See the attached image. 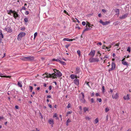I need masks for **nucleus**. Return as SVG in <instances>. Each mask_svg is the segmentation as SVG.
<instances>
[{
  "instance_id": "nucleus-1",
  "label": "nucleus",
  "mask_w": 131,
  "mask_h": 131,
  "mask_svg": "<svg viewBox=\"0 0 131 131\" xmlns=\"http://www.w3.org/2000/svg\"><path fill=\"white\" fill-rule=\"evenodd\" d=\"M62 75V73L58 71L56 73V74L54 73H53V74H47V77H52L53 78H56V76L58 77H60Z\"/></svg>"
},
{
  "instance_id": "nucleus-2",
  "label": "nucleus",
  "mask_w": 131,
  "mask_h": 131,
  "mask_svg": "<svg viewBox=\"0 0 131 131\" xmlns=\"http://www.w3.org/2000/svg\"><path fill=\"white\" fill-rule=\"evenodd\" d=\"M89 61L90 62H98L99 61V59L97 58H92L91 57L89 59Z\"/></svg>"
},
{
  "instance_id": "nucleus-3",
  "label": "nucleus",
  "mask_w": 131,
  "mask_h": 131,
  "mask_svg": "<svg viewBox=\"0 0 131 131\" xmlns=\"http://www.w3.org/2000/svg\"><path fill=\"white\" fill-rule=\"evenodd\" d=\"M81 94H82V95L81 96H80V100L82 103H84L85 102V100L84 99V94L82 92H81Z\"/></svg>"
},
{
  "instance_id": "nucleus-4",
  "label": "nucleus",
  "mask_w": 131,
  "mask_h": 131,
  "mask_svg": "<svg viewBox=\"0 0 131 131\" xmlns=\"http://www.w3.org/2000/svg\"><path fill=\"white\" fill-rule=\"evenodd\" d=\"M95 53V51L94 50H92L90 53L89 54V55L91 56V57H93L94 56Z\"/></svg>"
},
{
  "instance_id": "nucleus-5",
  "label": "nucleus",
  "mask_w": 131,
  "mask_h": 131,
  "mask_svg": "<svg viewBox=\"0 0 131 131\" xmlns=\"http://www.w3.org/2000/svg\"><path fill=\"white\" fill-rule=\"evenodd\" d=\"M5 29L7 32L11 33L12 31V29L9 27H7L5 28Z\"/></svg>"
},
{
  "instance_id": "nucleus-6",
  "label": "nucleus",
  "mask_w": 131,
  "mask_h": 131,
  "mask_svg": "<svg viewBox=\"0 0 131 131\" xmlns=\"http://www.w3.org/2000/svg\"><path fill=\"white\" fill-rule=\"evenodd\" d=\"M26 61H31L34 60V57H33L29 56L26 57Z\"/></svg>"
},
{
  "instance_id": "nucleus-7",
  "label": "nucleus",
  "mask_w": 131,
  "mask_h": 131,
  "mask_svg": "<svg viewBox=\"0 0 131 131\" xmlns=\"http://www.w3.org/2000/svg\"><path fill=\"white\" fill-rule=\"evenodd\" d=\"M127 15L128 14L127 13H126L124 15H122V16H121L119 17V18L121 19H123L127 17Z\"/></svg>"
},
{
  "instance_id": "nucleus-8",
  "label": "nucleus",
  "mask_w": 131,
  "mask_h": 131,
  "mask_svg": "<svg viewBox=\"0 0 131 131\" xmlns=\"http://www.w3.org/2000/svg\"><path fill=\"white\" fill-rule=\"evenodd\" d=\"M75 39H71L69 38H65L63 39V41H72L73 40H75Z\"/></svg>"
},
{
  "instance_id": "nucleus-9",
  "label": "nucleus",
  "mask_w": 131,
  "mask_h": 131,
  "mask_svg": "<svg viewBox=\"0 0 131 131\" xmlns=\"http://www.w3.org/2000/svg\"><path fill=\"white\" fill-rule=\"evenodd\" d=\"M48 122L50 124L52 125L54 124L53 120L52 119H50L48 120Z\"/></svg>"
},
{
  "instance_id": "nucleus-10",
  "label": "nucleus",
  "mask_w": 131,
  "mask_h": 131,
  "mask_svg": "<svg viewBox=\"0 0 131 131\" xmlns=\"http://www.w3.org/2000/svg\"><path fill=\"white\" fill-rule=\"evenodd\" d=\"M74 83L77 85H78L79 84V80L77 79L74 80Z\"/></svg>"
},
{
  "instance_id": "nucleus-11",
  "label": "nucleus",
  "mask_w": 131,
  "mask_h": 131,
  "mask_svg": "<svg viewBox=\"0 0 131 131\" xmlns=\"http://www.w3.org/2000/svg\"><path fill=\"white\" fill-rule=\"evenodd\" d=\"M112 97L113 99H116L118 97V94L117 93H116L115 95H113Z\"/></svg>"
},
{
  "instance_id": "nucleus-12",
  "label": "nucleus",
  "mask_w": 131,
  "mask_h": 131,
  "mask_svg": "<svg viewBox=\"0 0 131 131\" xmlns=\"http://www.w3.org/2000/svg\"><path fill=\"white\" fill-rule=\"evenodd\" d=\"M125 58H123L122 61V63L124 65H128L127 63V62L126 61H125L124 60H125Z\"/></svg>"
},
{
  "instance_id": "nucleus-13",
  "label": "nucleus",
  "mask_w": 131,
  "mask_h": 131,
  "mask_svg": "<svg viewBox=\"0 0 131 131\" xmlns=\"http://www.w3.org/2000/svg\"><path fill=\"white\" fill-rule=\"evenodd\" d=\"M129 95L128 94L127 95L125 96L124 97V100H129L130 98L129 97Z\"/></svg>"
},
{
  "instance_id": "nucleus-14",
  "label": "nucleus",
  "mask_w": 131,
  "mask_h": 131,
  "mask_svg": "<svg viewBox=\"0 0 131 131\" xmlns=\"http://www.w3.org/2000/svg\"><path fill=\"white\" fill-rule=\"evenodd\" d=\"M70 77L72 79H74L75 78L76 79L77 78V76L74 74H71L70 75Z\"/></svg>"
},
{
  "instance_id": "nucleus-15",
  "label": "nucleus",
  "mask_w": 131,
  "mask_h": 131,
  "mask_svg": "<svg viewBox=\"0 0 131 131\" xmlns=\"http://www.w3.org/2000/svg\"><path fill=\"white\" fill-rule=\"evenodd\" d=\"M114 10L116 13V14L117 15H118L119 14V9H117V8H115V9Z\"/></svg>"
},
{
  "instance_id": "nucleus-16",
  "label": "nucleus",
  "mask_w": 131,
  "mask_h": 131,
  "mask_svg": "<svg viewBox=\"0 0 131 131\" xmlns=\"http://www.w3.org/2000/svg\"><path fill=\"white\" fill-rule=\"evenodd\" d=\"M18 85L20 87H21L22 86V82L19 81L18 82Z\"/></svg>"
},
{
  "instance_id": "nucleus-17",
  "label": "nucleus",
  "mask_w": 131,
  "mask_h": 131,
  "mask_svg": "<svg viewBox=\"0 0 131 131\" xmlns=\"http://www.w3.org/2000/svg\"><path fill=\"white\" fill-rule=\"evenodd\" d=\"M83 110H84V112L85 113L86 111L88 112L89 110L88 108L86 107H85L83 108Z\"/></svg>"
},
{
  "instance_id": "nucleus-18",
  "label": "nucleus",
  "mask_w": 131,
  "mask_h": 131,
  "mask_svg": "<svg viewBox=\"0 0 131 131\" xmlns=\"http://www.w3.org/2000/svg\"><path fill=\"white\" fill-rule=\"evenodd\" d=\"M80 72V69L79 68L77 67L76 68V70H75V73H79Z\"/></svg>"
},
{
  "instance_id": "nucleus-19",
  "label": "nucleus",
  "mask_w": 131,
  "mask_h": 131,
  "mask_svg": "<svg viewBox=\"0 0 131 131\" xmlns=\"http://www.w3.org/2000/svg\"><path fill=\"white\" fill-rule=\"evenodd\" d=\"M13 16L15 18H16L18 16V14L16 13L15 12V13L13 14Z\"/></svg>"
},
{
  "instance_id": "nucleus-20",
  "label": "nucleus",
  "mask_w": 131,
  "mask_h": 131,
  "mask_svg": "<svg viewBox=\"0 0 131 131\" xmlns=\"http://www.w3.org/2000/svg\"><path fill=\"white\" fill-rule=\"evenodd\" d=\"M19 34L22 37L24 36L25 35V33L23 32H20Z\"/></svg>"
},
{
  "instance_id": "nucleus-21",
  "label": "nucleus",
  "mask_w": 131,
  "mask_h": 131,
  "mask_svg": "<svg viewBox=\"0 0 131 131\" xmlns=\"http://www.w3.org/2000/svg\"><path fill=\"white\" fill-rule=\"evenodd\" d=\"M91 25L88 22L86 24V27H87V26H88V27H91L92 28V27H91V26H93V25H91Z\"/></svg>"
},
{
  "instance_id": "nucleus-22",
  "label": "nucleus",
  "mask_w": 131,
  "mask_h": 131,
  "mask_svg": "<svg viewBox=\"0 0 131 131\" xmlns=\"http://www.w3.org/2000/svg\"><path fill=\"white\" fill-rule=\"evenodd\" d=\"M22 37L21 36V35L19 34L18 36L17 39L18 40H21Z\"/></svg>"
},
{
  "instance_id": "nucleus-23",
  "label": "nucleus",
  "mask_w": 131,
  "mask_h": 131,
  "mask_svg": "<svg viewBox=\"0 0 131 131\" xmlns=\"http://www.w3.org/2000/svg\"><path fill=\"white\" fill-rule=\"evenodd\" d=\"M112 68H114V69H115V65L114 63L113 62L112 63Z\"/></svg>"
},
{
  "instance_id": "nucleus-24",
  "label": "nucleus",
  "mask_w": 131,
  "mask_h": 131,
  "mask_svg": "<svg viewBox=\"0 0 131 131\" xmlns=\"http://www.w3.org/2000/svg\"><path fill=\"white\" fill-rule=\"evenodd\" d=\"M20 59L26 61V57H21L20 58Z\"/></svg>"
},
{
  "instance_id": "nucleus-25",
  "label": "nucleus",
  "mask_w": 131,
  "mask_h": 131,
  "mask_svg": "<svg viewBox=\"0 0 131 131\" xmlns=\"http://www.w3.org/2000/svg\"><path fill=\"white\" fill-rule=\"evenodd\" d=\"M57 114L56 113H55L53 115V117H56V119H58L59 118L58 117H57Z\"/></svg>"
},
{
  "instance_id": "nucleus-26",
  "label": "nucleus",
  "mask_w": 131,
  "mask_h": 131,
  "mask_svg": "<svg viewBox=\"0 0 131 131\" xmlns=\"http://www.w3.org/2000/svg\"><path fill=\"white\" fill-rule=\"evenodd\" d=\"M85 119L86 120H90V119H91V118L90 117H89L88 116H86L85 117Z\"/></svg>"
},
{
  "instance_id": "nucleus-27",
  "label": "nucleus",
  "mask_w": 131,
  "mask_h": 131,
  "mask_svg": "<svg viewBox=\"0 0 131 131\" xmlns=\"http://www.w3.org/2000/svg\"><path fill=\"white\" fill-rule=\"evenodd\" d=\"M72 113V111H68L67 112V113L66 115V116H68V115L69 114H71Z\"/></svg>"
},
{
  "instance_id": "nucleus-28",
  "label": "nucleus",
  "mask_w": 131,
  "mask_h": 131,
  "mask_svg": "<svg viewBox=\"0 0 131 131\" xmlns=\"http://www.w3.org/2000/svg\"><path fill=\"white\" fill-rule=\"evenodd\" d=\"M52 61H57V62H59L60 61V60L58 59H52Z\"/></svg>"
},
{
  "instance_id": "nucleus-29",
  "label": "nucleus",
  "mask_w": 131,
  "mask_h": 131,
  "mask_svg": "<svg viewBox=\"0 0 131 131\" xmlns=\"http://www.w3.org/2000/svg\"><path fill=\"white\" fill-rule=\"evenodd\" d=\"M77 53L78 54L79 56H80V51L79 50H78L77 51Z\"/></svg>"
},
{
  "instance_id": "nucleus-30",
  "label": "nucleus",
  "mask_w": 131,
  "mask_h": 131,
  "mask_svg": "<svg viewBox=\"0 0 131 131\" xmlns=\"http://www.w3.org/2000/svg\"><path fill=\"white\" fill-rule=\"evenodd\" d=\"M59 62L62 64H63V65L66 64V63L64 62L61 61L60 60V61Z\"/></svg>"
},
{
  "instance_id": "nucleus-31",
  "label": "nucleus",
  "mask_w": 131,
  "mask_h": 131,
  "mask_svg": "<svg viewBox=\"0 0 131 131\" xmlns=\"http://www.w3.org/2000/svg\"><path fill=\"white\" fill-rule=\"evenodd\" d=\"M109 110V109L107 107L105 108V112H107Z\"/></svg>"
},
{
  "instance_id": "nucleus-32",
  "label": "nucleus",
  "mask_w": 131,
  "mask_h": 131,
  "mask_svg": "<svg viewBox=\"0 0 131 131\" xmlns=\"http://www.w3.org/2000/svg\"><path fill=\"white\" fill-rule=\"evenodd\" d=\"M37 35V32H35L34 34V39H35Z\"/></svg>"
},
{
  "instance_id": "nucleus-33",
  "label": "nucleus",
  "mask_w": 131,
  "mask_h": 131,
  "mask_svg": "<svg viewBox=\"0 0 131 131\" xmlns=\"http://www.w3.org/2000/svg\"><path fill=\"white\" fill-rule=\"evenodd\" d=\"M98 121L99 120L98 119H97V118H96L95 120V124L97 123L98 122Z\"/></svg>"
},
{
  "instance_id": "nucleus-34",
  "label": "nucleus",
  "mask_w": 131,
  "mask_h": 131,
  "mask_svg": "<svg viewBox=\"0 0 131 131\" xmlns=\"http://www.w3.org/2000/svg\"><path fill=\"white\" fill-rule=\"evenodd\" d=\"M127 51L129 52H130V47H128L127 50Z\"/></svg>"
},
{
  "instance_id": "nucleus-35",
  "label": "nucleus",
  "mask_w": 131,
  "mask_h": 131,
  "mask_svg": "<svg viewBox=\"0 0 131 131\" xmlns=\"http://www.w3.org/2000/svg\"><path fill=\"white\" fill-rule=\"evenodd\" d=\"M108 24V22H103V23L102 25H104L107 24Z\"/></svg>"
},
{
  "instance_id": "nucleus-36",
  "label": "nucleus",
  "mask_w": 131,
  "mask_h": 131,
  "mask_svg": "<svg viewBox=\"0 0 131 131\" xmlns=\"http://www.w3.org/2000/svg\"><path fill=\"white\" fill-rule=\"evenodd\" d=\"M15 12L14 10L13 11L12 10H10L9 11V13H13V14L15 13Z\"/></svg>"
},
{
  "instance_id": "nucleus-37",
  "label": "nucleus",
  "mask_w": 131,
  "mask_h": 131,
  "mask_svg": "<svg viewBox=\"0 0 131 131\" xmlns=\"http://www.w3.org/2000/svg\"><path fill=\"white\" fill-rule=\"evenodd\" d=\"M104 90H105V88H104V86H103L102 87V91L103 92H104Z\"/></svg>"
},
{
  "instance_id": "nucleus-38",
  "label": "nucleus",
  "mask_w": 131,
  "mask_h": 131,
  "mask_svg": "<svg viewBox=\"0 0 131 131\" xmlns=\"http://www.w3.org/2000/svg\"><path fill=\"white\" fill-rule=\"evenodd\" d=\"M0 35L1 36L2 38H4V35L2 33V31H1V32H0Z\"/></svg>"
},
{
  "instance_id": "nucleus-39",
  "label": "nucleus",
  "mask_w": 131,
  "mask_h": 131,
  "mask_svg": "<svg viewBox=\"0 0 131 131\" xmlns=\"http://www.w3.org/2000/svg\"><path fill=\"white\" fill-rule=\"evenodd\" d=\"M24 20L25 22L26 23L28 21V19L27 18H25L24 19Z\"/></svg>"
},
{
  "instance_id": "nucleus-40",
  "label": "nucleus",
  "mask_w": 131,
  "mask_h": 131,
  "mask_svg": "<svg viewBox=\"0 0 131 131\" xmlns=\"http://www.w3.org/2000/svg\"><path fill=\"white\" fill-rule=\"evenodd\" d=\"M97 100L98 101L100 102H101L102 101V100L101 99L97 98Z\"/></svg>"
},
{
  "instance_id": "nucleus-41",
  "label": "nucleus",
  "mask_w": 131,
  "mask_h": 131,
  "mask_svg": "<svg viewBox=\"0 0 131 131\" xmlns=\"http://www.w3.org/2000/svg\"><path fill=\"white\" fill-rule=\"evenodd\" d=\"M30 90H31V92L32 91L33 89L32 87L31 86H29Z\"/></svg>"
},
{
  "instance_id": "nucleus-42",
  "label": "nucleus",
  "mask_w": 131,
  "mask_h": 131,
  "mask_svg": "<svg viewBox=\"0 0 131 131\" xmlns=\"http://www.w3.org/2000/svg\"><path fill=\"white\" fill-rule=\"evenodd\" d=\"M71 104L70 103H69L67 106V108H69L70 107Z\"/></svg>"
},
{
  "instance_id": "nucleus-43",
  "label": "nucleus",
  "mask_w": 131,
  "mask_h": 131,
  "mask_svg": "<svg viewBox=\"0 0 131 131\" xmlns=\"http://www.w3.org/2000/svg\"><path fill=\"white\" fill-rule=\"evenodd\" d=\"M71 122V120L69 119H68L67 121V123H69Z\"/></svg>"
},
{
  "instance_id": "nucleus-44",
  "label": "nucleus",
  "mask_w": 131,
  "mask_h": 131,
  "mask_svg": "<svg viewBox=\"0 0 131 131\" xmlns=\"http://www.w3.org/2000/svg\"><path fill=\"white\" fill-rule=\"evenodd\" d=\"M70 44L67 45H66L65 47L66 48H68V47L70 46Z\"/></svg>"
},
{
  "instance_id": "nucleus-45",
  "label": "nucleus",
  "mask_w": 131,
  "mask_h": 131,
  "mask_svg": "<svg viewBox=\"0 0 131 131\" xmlns=\"http://www.w3.org/2000/svg\"><path fill=\"white\" fill-rule=\"evenodd\" d=\"M82 25L83 26H85L86 24L85 22L84 21H83L82 23Z\"/></svg>"
},
{
  "instance_id": "nucleus-46",
  "label": "nucleus",
  "mask_w": 131,
  "mask_h": 131,
  "mask_svg": "<svg viewBox=\"0 0 131 131\" xmlns=\"http://www.w3.org/2000/svg\"><path fill=\"white\" fill-rule=\"evenodd\" d=\"M114 68H112H112H110V69H109V70H108V71H112V70H114Z\"/></svg>"
},
{
  "instance_id": "nucleus-47",
  "label": "nucleus",
  "mask_w": 131,
  "mask_h": 131,
  "mask_svg": "<svg viewBox=\"0 0 131 131\" xmlns=\"http://www.w3.org/2000/svg\"><path fill=\"white\" fill-rule=\"evenodd\" d=\"M111 46H109L108 47H106V48L107 49H108L110 48H111Z\"/></svg>"
},
{
  "instance_id": "nucleus-48",
  "label": "nucleus",
  "mask_w": 131,
  "mask_h": 131,
  "mask_svg": "<svg viewBox=\"0 0 131 131\" xmlns=\"http://www.w3.org/2000/svg\"><path fill=\"white\" fill-rule=\"evenodd\" d=\"M25 27H23L22 28H21L20 29V30H25Z\"/></svg>"
},
{
  "instance_id": "nucleus-49",
  "label": "nucleus",
  "mask_w": 131,
  "mask_h": 131,
  "mask_svg": "<svg viewBox=\"0 0 131 131\" xmlns=\"http://www.w3.org/2000/svg\"><path fill=\"white\" fill-rule=\"evenodd\" d=\"M91 102L92 103H93L94 102V100H93V98H92L91 99Z\"/></svg>"
},
{
  "instance_id": "nucleus-50",
  "label": "nucleus",
  "mask_w": 131,
  "mask_h": 131,
  "mask_svg": "<svg viewBox=\"0 0 131 131\" xmlns=\"http://www.w3.org/2000/svg\"><path fill=\"white\" fill-rule=\"evenodd\" d=\"M99 22L100 23L102 24L103 23V21L101 20H100Z\"/></svg>"
},
{
  "instance_id": "nucleus-51",
  "label": "nucleus",
  "mask_w": 131,
  "mask_h": 131,
  "mask_svg": "<svg viewBox=\"0 0 131 131\" xmlns=\"http://www.w3.org/2000/svg\"><path fill=\"white\" fill-rule=\"evenodd\" d=\"M108 118V115H107L106 116V119L107 121Z\"/></svg>"
},
{
  "instance_id": "nucleus-52",
  "label": "nucleus",
  "mask_w": 131,
  "mask_h": 131,
  "mask_svg": "<svg viewBox=\"0 0 131 131\" xmlns=\"http://www.w3.org/2000/svg\"><path fill=\"white\" fill-rule=\"evenodd\" d=\"M88 30V29L87 28H85L84 30H83V33H84L85 31H87Z\"/></svg>"
},
{
  "instance_id": "nucleus-53",
  "label": "nucleus",
  "mask_w": 131,
  "mask_h": 131,
  "mask_svg": "<svg viewBox=\"0 0 131 131\" xmlns=\"http://www.w3.org/2000/svg\"><path fill=\"white\" fill-rule=\"evenodd\" d=\"M32 131H39V130H38L36 128L34 130H32Z\"/></svg>"
},
{
  "instance_id": "nucleus-54",
  "label": "nucleus",
  "mask_w": 131,
  "mask_h": 131,
  "mask_svg": "<svg viewBox=\"0 0 131 131\" xmlns=\"http://www.w3.org/2000/svg\"><path fill=\"white\" fill-rule=\"evenodd\" d=\"M25 14L26 15H28L29 13V12L28 11H26L25 12Z\"/></svg>"
},
{
  "instance_id": "nucleus-55",
  "label": "nucleus",
  "mask_w": 131,
  "mask_h": 131,
  "mask_svg": "<svg viewBox=\"0 0 131 131\" xmlns=\"http://www.w3.org/2000/svg\"><path fill=\"white\" fill-rule=\"evenodd\" d=\"M102 11L104 13H105L106 12V10L104 9H102Z\"/></svg>"
},
{
  "instance_id": "nucleus-56",
  "label": "nucleus",
  "mask_w": 131,
  "mask_h": 131,
  "mask_svg": "<svg viewBox=\"0 0 131 131\" xmlns=\"http://www.w3.org/2000/svg\"><path fill=\"white\" fill-rule=\"evenodd\" d=\"M22 9L23 10H26V8H25V7L24 6H23L22 7Z\"/></svg>"
},
{
  "instance_id": "nucleus-57",
  "label": "nucleus",
  "mask_w": 131,
  "mask_h": 131,
  "mask_svg": "<svg viewBox=\"0 0 131 131\" xmlns=\"http://www.w3.org/2000/svg\"><path fill=\"white\" fill-rule=\"evenodd\" d=\"M58 71V70H57L56 69H54V72L55 73H56L57 72V71Z\"/></svg>"
},
{
  "instance_id": "nucleus-58",
  "label": "nucleus",
  "mask_w": 131,
  "mask_h": 131,
  "mask_svg": "<svg viewBox=\"0 0 131 131\" xmlns=\"http://www.w3.org/2000/svg\"><path fill=\"white\" fill-rule=\"evenodd\" d=\"M3 77H5V78H10V77L8 76H4Z\"/></svg>"
},
{
  "instance_id": "nucleus-59",
  "label": "nucleus",
  "mask_w": 131,
  "mask_h": 131,
  "mask_svg": "<svg viewBox=\"0 0 131 131\" xmlns=\"http://www.w3.org/2000/svg\"><path fill=\"white\" fill-rule=\"evenodd\" d=\"M48 106L50 108H52V106L51 105H50V104H49Z\"/></svg>"
},
{
  "instance_id": "nucleus-60",
  "label": "nucleus",
  "mask_w": 131,
  "mask_h": 131,
  "mask_svg": "<svg viewBox=\"0 0 131 131\" xmlns=\"http://www.w3.org/2000/svg\"><path fill=\"white\" fill-rule=\"evenodd\" d=\"M51 96L50 95H48L47 96V98H51Z\"/></svg>"
},
{
  "instance_id": "nucleus-61",
  "label": "nucleus",
  "mask_w": 131,
  "mask_h": 131,
  "mask_svg": "<svg viewBox=\"0 0 131 131\" xmlns=\"http://www.w3.org/2000/svg\"><path fill=\"white\" fill-rule=\"evenodd\" d=\"M15 108L17 109H18L19 108L18 106L17 105H16L15 106Z\"/></svg>"
},
{
  "instance_id": "nucleus-62",
  "label": "nucleus",
  "mask_w": 131,
  "mask_h": 131,
  "mask_svg": "<svg viewBox=\"0 0 131 131\" xmlns=\"http://www.w3.org/2000/svg\"><path fill=\"white\" fill-rule=\"evenodd\" d=\"M108 56H107V55H106V56L105 57H104V58H103L104 59L105 58H108Z\"/></svg>"
},
{
  "instance_id": "nucleus-63",
  "label": "nucleus",
  "mask_w": 131,
  "mask_h": 131,
  "mask_svg": "<svg viewBox=\"0 0 131 131\" xmlns=\"http://www.w3.org/2000/svg\"><path fill=\"white\" fill-rule=\"evenodd\" d=\"M52 89V86H51L50 85L49 86V89L50 90H51Z\"/></svg>"
},
{
  "instance_id": "nucleus-64",
  "label": "nucleus",
  "mask_w": 131,
  "mask_h": 131,
  "mask_svg": "<svg viewBox=\"0 0 131 131\" xmlns=\"http://www.w3.org/2000/svg\"><path fill=\"white\" fill-rule=\"evenodd\" d=\"M106 47L105 45H104L103 47V49H105L106 48Z\"/></svg>"
}]
</instances>
